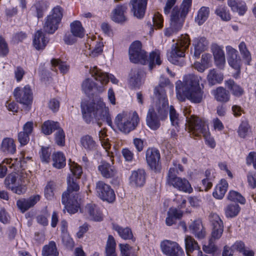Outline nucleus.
Masks as SVG:
<instances>
[{
  "mask_svg": "<svg viewBox=\"0 0 256 256\" xmlns=\"http://www.w3.org/2000/svg\"><path fill=\"white\" fill-rule=\"evenodd\" d=\"M200 78L190 74L184 77L183 82L178 80L176 90L178 99L184 102L187 98L194 103H200L203 98V91L200 86Z\"/></svg>",
  "mask_w": 256,
  "mask_h": 256,
  "instance_id": "obj_1",
  "label": "nucleus"
},
{
  "mask_svg": "<svg viewBox=\"0 0 256 256\" xmlns=\"http://www.w3.org/2000/svg\"><path fill=\"white\" fill-rule=\"evenodd\" d=\"M90 76L86 78L82 84V90L88 99L82 102V117L87 124L90 123L95 116L96 103L94 98L96 90V71L95 67L90 70Z\"/></svg>",
  "mask_w": 256,
  "mask_h": 256,
  "instance_id": "obj_2",
  "label": "nucleus"
},
{
  "mask_svg": "<svg viewBox=\"0 0 256 256\" xmlns=\"http://www.w3.org/2000/svg\"><path fill=\"white\" fill-rule=\"evenodd\" d=\"M130 60L133 63L146 64L148 61L149 68L152 70L155 64L160 65L162 63L160 52L158 50L152 52L147 60L146 52L142 50V44L139 41L134 42L129 50Z\"/></svg>",
  "mask_w": 256,
  "mask_h": 256,
  "instance_id": "obj_3",
  "label": "nucleus"
},
{
  "mask_svg": "<svg viewBox=\"0 0 256 256\" xmlns=\"http://www.w3.org/2000/svg\"><path fill=\"white\" fill-rule=\"evenodd\" d=\"M192 4V0H183L180 8H174L170 14V26L165 30V36H170L181 30Z\"/></svg>",
  "mask_w": 256,
  "mask_h": 256,
  "instance_id": "obj_4",
  "label": "nucleus"
},
{
  "mask_svg": "<svg viewBox=\"0 0 256 256\" xmlns=\"http://www.w3.org/2000/svg\"><path fill=\"white\" fill-rule=\"evenodd\" d=\"M68 190L62 196V203L67 212L74 214L80 208L82 200L78 195L74 193L79 190L80 187L74 178L69 176L67 178Z\"/></svg>",
  "mask_w": 256,
  "mask_h": 256,
  "instance_id": "obj_5",
  "label": "nucleus"
},
{
  "mask_svg": "<svg viewBox=\"0 0 256 256\" xmlns=\"http://www.w3.org/2000/svg\"><path fill=\"white\" fill-rule=\"evenodd\" d=\"M168 103L158 101L155 106L150 108L146 117L147 126L152 130H155L160 126V120L168 118Z\"/></svg>",
  "mask_w": 256,
  "mask_h": 256,
  "instance_id": "obj_6",
  "label": "nucleus"
},
{
  "mask_svg": "<svg viewBox=\"0 0 256 256\" xmlns=\"http://www.w3.org/2000/svg\"><path fill=\"white\" fill-rule=\"evenodd\" d=\"M97 147L100 150V148H102L112 161V164L105 161L101 162L100 164L98 166V170L101 174L106 178L114 176L116 174V170L113 166V160L112 158L113 157L112 153L109 150L111 148V144L104 130H100L99 132V144H97Z\"/></svg>",
  "mask_w": 256,
  "mask_h": 256,
  "instance_id": "obj_7",
  "label": "nucleus"
},
{
  "mask_svg": "<svg viewBox=\"0 0 256 256\" xmlns=\"http://www.w3.org/2000/svg\"><path fill=\"white\" fill-rule=\"evenodd\" d=\"M188 133L192 136L200 137L203 136L206 144L214 148L216 146L214 138L211 136L208 120L193 116L189 121Z\"/></svg>",
  "mask_w": 256,
  "mask_h": 256,
  "instance_id": "obj_8",
  "label": "nucleus"
},
{
  "mask_svg": "<svg viewBox=\"0 0 256 256\" xmlns=\"http://www.w3.org/2000/svg\"><path fill=\"white\" fill-rule=\"evenodd\" d=\"M190 44L189 36L186 34H182L177 42L172 46L171 52L168 58V60L175 65L184 66V61L183 60H180L178 59L184 57L186 50L188 48Z\"/></svg>",
  "mask_w": 256,
  "mask_h": 256,
  "instance_id": "obj_9",
  "label": "nucleus"
},
{
  "mask_svg": "<svg viewBox=\"0 0 256 256\" xmlns=\"http://www.w3.org/2000/svg\"><path fill=\"white\" fill-rule=\"evenodd\" d=\"M138 121L139 118L136 112L132 117L128 112H123L116 117L114 123L120 130L128 133L135 128Z\"/></svg>",
  "mask_w": 256,
  "mask_h": 256,
  "instance_id": "obj_10",
  "label": "nucleus"
},
{
  "mask_svg": "<svg viewBox=\"0 0 256 256\" xmlns=\"http://www.w3.org/2000/svg\"><path fill=\"white\" fill-rule=\"evenodd\" d=\"M166 182L178 190L187 193H191L192 188L186 178H182L176 175L174 168H170L167 175Z\"/></svg>",
  "mask_w": 256,
  "mask_h": 256,
  "instance_id": "obj_11",
  "label": "nucleus"
},
{
  "mask_svg": "<svg viewBox=\"0 0 256 256\" xmlns=\"http://www.w3.org/2000/svg\"><path fill=\"white\" fill-rule=\"evenodd\" d=\"M62 16V8L60 6L54 7L45 19L43 26L44 31L48 34H54L58 28Z\"/></svg>",
  "mask_w": 256,
  "mask_h": 256,
  "instance_id": "obj_12",
  "label": "nucleus"
},
{
  "mask_svg": "<svg viewBox=\"0 0 256 256\" xmlns=\"http://www.w3.org/2000/svg\"><path fill=\"white\" fill-rule=\"evenodd\" d=\"M162 252L166 256H184V252L180 244L173 240H164L160 243Z\"/></svg>",
  "mask_w": 256,
  "mask_h": 256,
  "instance_id": "obj_13",
  "label": "nucleus"
},
{
  "mask_svg": "<svg viewBox=\"0 0 256 256\" xmlns=\"http://www.w3.org/2000/svg\"><path fill=\"white\" fill-rule=\"evenodd\" d=\"M227 60L229 66L236 72L233 76L237 78L240 74L242 60L238 54V50L230 46L226 47Z\"/></svg>",
  "mask_w": 256,
  "mask_h": 256,
  "instance_id": "obj_14",
  "label": "nucleus"
},
{
  "mask_svg": "<svg viewBox=\"0 0 256 256\" xmlns=\"http://www.w3.org/2000/svg\"><path fill=\"white\" fill-rule=\"evenodd\" d=\"M16 101L23 105L28 106L32 102L33 96L30 87L28 85L24 87H16L13 92Z\"/></svg>",
  "mask_w": 256,
  "mask_h": 256,
  "instance_id": "obj_15",
  "label": "nucleus"
},
{
  "mask_svg": "<svg viewBox=\"0 0 256 256\" xmlns=\"http://www.w3.org/2000/svg\"><path fill=\"white\" fill-rule=\"evenodd\" d=\"M97 189H98L97 192L98 194V196L103 201L112 203L115 200L114 192L109 185L102 182H99L97 183Z\"/></svg>",
  "mask_w": 256,
  "mask_h": 256,
  "instance_id": "obj_16",
  "label": "nucleus"
},
{
  "mask_svg": "<svg viewBox=\"0 0 256 256\" xmlns=\"http://www.w3.org/2000/svg\"><path fill=\"white\" fill-rule=\"evenodd\" d=\"M210 221L212 226V240L219 239L224 231V224L220 216L216 214L212 213L209 216Z\"/></svg>",
  "mask_w": 256,
  "mask_h": 256,
  "instance_id": "obj_17",
  "label": "nucleus"
},
{
  "mask_svg": "<svg viewBox=\"0 0 256 256\" xmlns=\"http://www.w3.org/2000/svg\"><path fill=\"white\" fill-rule=\"evenodd\" d=\"M28 174L25 171L22 170L20 173L12 172L8 174L5 179V184L10 189L12 186L16 185H20L22 182L28 180Z\"/></svg>",
  "mask_w": 256,
  "mask_h": 256,
  "instance_id": "obj_18",
  "label": "nucleus"
},
{
  "mask_svg": "<svg viewBox=\"0 0 256 256\" xmlns=\"http://www.w3.org/2000/svg\"><path fill=\"white\" fill-rule=\"evenodd\" d=\"M114 84H118V80L112 74L108 75L97 69V92H102L104 90V87L109 80Z\"/></svg>",
  "mask_w": 256,
  "mask_h": 256,
  "instance_id": "obj_19",
  "label": "nucleus"
},
{
  "mask_svg": "<svg viewBox=\"0 0 256 256\" xmlns=\"http://www.w3.org/2000/svg\"><path fill=\"white\" fill-rule=\"evenodd\" d=\"M20 160L18 161V159L6 158L4 160V162L9 165L10 168L14 169V170L19 172L20 169L22 168L24 170L25 168L24 164L27 160H30L31 157L29 156H26V152L22 151L20 154Z\"/></svg>",
  "mask_w": 256,
  "mask_h": 256,
  "instance_id": "obj_20",
  "label": "nucleus"
},
{
  "mask_svg": "<svg viewBox=\"0 0 256 256\" xmlns=\"http://www.w3.org/2000/svg\"><path fill=\"white\" fill-rule=\"evenodd\" d=\"M170 84V82L168 78L161 76L159 84L154 90V94L158 99V101L168 103L164 88Z\"/></svg>",
  "mask_w": 256,
  "mask_h": 256,
  "instance_id": "obj_21",
  "label": "nucleus"
},
{
  "mask_svg": "<svg viewBox=\"0 0 256 256\" xmlns=\"http://www.w3.org/2000/svg\"><path fill=\"white\" fill-rule=\"evenodd\" d=\"M146 173L143 169L132 172L129 178L130 185L134 188L142 187L146 182Z\"/></svg>",
  "mask_w": 256,
  "mask_h": 256,
  "instance_id": "obj_22",
  "label": "nucleus"
},
{
  "mask_svg": "<svg viewBox=\"0 0 256 256\" xmlns=\"http://www.w3.org/2000/svg\"><path fill=\"white\" fill-rule=\"evenodd\" d=\"M211 50L216 66L218 68L222 69L226 64L225 54L223 47L216 44H212Z\"/></svg>",
  "mask_w": 256,
  "mask_h": 256,
  "instance_id": "obj_23",
  "label": "nucleus"
},
{
  "mask_svg": "<svg viewBox=\"0 0 256 256\" xmlns=\"http://www.w3.org/2000/svg\"><path fill=\"white\" fill-rule=\"evenodd\" d=\"M97 120L108 124L111 122L109 108L100 98L97 100Z\"/></svg>",
  "mask_w": 256,
  "mask_h": 256,
  "instance_id": "obj_24",
  "label": "nucleus"
},
{
  "mask_svg": "<svg viewBox=\"0 0 256 256\" xmlns=\"http://www.w3.org/2000/svg\"><path fill=\"white\" fill-rule=\"evenodd\" d=\"M160 159V154L156 148H149L146 152L147 163L152 170H156Z\"/></svg>",
  "mask_w": 256,
  "mask_h": 256,
  "instance_id": "obj_25",
  "label": "nucleus"
},
{
  "mask_svg": "<svg viewBox=\"0 0 256 256\" xmlns=\"http://www.w3.org/2000/svg\"><path fill=\"white\" fill-rule=\"evenodd\" d=\"M148 0H132V12L135 16L142 18L144 16Z\"/></svg>",
  "mask_w": 256,
  "mask_h": 256,
  "instance_id": "obj_26",
  "label": "nucleus"
},
{
  "mask_svg": "<svg viewBox=\"0 0 256 256\" xmlns=\"http://www.w3.org/2000/svg\"><path fill=\"white\" fill-rule=\"evenodd\" d=\"M189 229L198 239L204 238L206 236V230L200 220H196L192 222L189 226Z\"/></svg>",
  "mask_w": 256,
  "mask_h": 256,
  "instance_id": "obj_27",
  "label": "nucleus"
},
{
  "mask_svg": "<svg viewBox=\"0 0 256 256\" xmlns=\"http://www.w3.org/2000/svg\"><path fill=\"white\" fill-rule=\"evenodd\" d=\"M185 246L186 254L188 256H192L191 254H198V251H201L198 242L190 236H187L185 238Z\"/></svg>",
  "mask_w": 256,
  "mask_h": 256,
  "instance_id": "obj_28",
  "label": "nucleus"
},
{
  "mask_svg": "<svg viewBox=\"0 0 256 256\" xmlns=\"http://www.w3.org/2000/svg\"><path fill=\"white\" fill-rule=\"evenodd\" d=\"M208 45V42L204 38H196L193 40V46L194 48V56L196 58L200 57L201 53L205 50Z\"/></svg>",
  "mask_w": 256,
  "mask_h": 256,
  "instance_id": "obj_29",
  "label": "nucleus"
},
{
  "mask_svg": "<svg viewBox=\"0 0 256 256\" xmlns=\"http://www.w3.org/2000/svg\"><path fill=\"white\" fill-rule=\"evenodd\" d=\"M228 4L233 12L243 16L247 10L246 4L242 0H228Z\"/></svg>",
  "mask_w": 256,
  "mask_h": 256,
  "instance_id": "obj_30",
  "label": "nucleus"
},
{
  "mask_svg": "<svg viewBox=\"0 0 256 256\" xmlns=\"http://www.w3.org/2000/svg\"><path fill=\"white\" fill-rule=\"evenodd\" d=\"M48 42L47 38L42 30H38L34 38L33 44L34 48L38 50L44 49Z\"/></svg>",
  "mask_w": 256,
  "mask_h": 256,
  "instance_id": "obj_31",
  "label": "nucleus"
},
{
  "mask_svg": "<svg viewBox=\"0 0 256 256\" xmlns=\"http://www.w3.org/2000/svg\"><path fill=\"white\" fill-rule=\"evenodd\" d=\"M112 229L118 233L122 238L125 240H132L133 241L135 240V238H134L132 231L130 228H122L116 224H112Z\"/></svg>",
  "mask_w": 256,
  "mask_h": 256,
  "instance_id": "obj_32",
  "label": "nucleus"
},
{
  "mask_svg": "<svg viewBox=\"0 0 256 256\" xmlns=\"http://www.w3.org/2000/svg\"><path fill=\"white\" fill-rule=\"evenodd\" d=\"M212 94L214 95L215 99L222 102H226L229 100L230 95L229 92L223 87H218L212 91Z\"/></svg>",
  "mask_w": 256,
  "mask_h": 256,
  "instance_id": "obj_33",
  "label": "nucleus"
},
{
  "mask_svg": "<svg viewBox=\"0 0 256 256\" xmlns=\"http://www.w3.org/2000/svg\"><path fill=\"white\" fill-rule=\"evenodd\" d=\"M223 80V74L215 69L210 70L207 76L208 84L211 86L221 83Z\"/></svg>",
  "mask_w": 256,
  "mask_h": 256,
  "instance_id": "obj_34",
  "label": "nucleus"
},
{
  "mask_svg": "<svg viewBox=\"0 0 256 256\" xmlns=\"http://www.w3.org/2000/svg\"><path fill=\"white\" fill-rule=\"evenodd\" d=\"M182 216V212L174 208H171L168 212V216L166 220L167 226H170L174 224L176 219H180Z\"/></svg>",
  "mask_w": 256,
  "mask_h": 256,
  "instance_id": "obj_35",
  "label": "nucleus"
},
{
  "mask_svg": "<svg viewBox=\"0 0 256 256\" xmlns=\"http://www.w3.org/2000/svg\"><path fill=\"white\" fill-rule=\"evenodd\" d=\"M228 183L225 180H222L217 184L213 192V196L217 199H222L224 196L228 188Z\"/></svg>",
  "mask_w": 256,
  "mask_h": 256,
  "instance_id": "obj_36",
  "label": "nucleus"
},
{
  "mask_svg": "<svg viewBox=\"0 0 256 256\" xmlns=\"http://www.w3.org/2000/svg\"><path fill=\"white\" fill-rule=\"evenodd\" d=\"M127 9L125 5L118 6L114 10L112 19L116 22H123L126 20L124 12Z\"/></svg>",
  "mask_w": 256,
  "mask_h": 256,
  "instance_id": "obj_37",
  "label": "nucleus"
},
{
  "mask_svg": "<svg viewBox=\"0 0 256 256\" xmlns=\"http://www.w3.org/2000/svg\"><path fill=\"white\" fill-rule=\"evenodd\" d=\"M52 166L60 169L63 168L66 164V160L64 154L60 152H54L52 155Z\"/></svg>",
  "mask_w": 256,
  "mask_h": 256,
  "instance_id": "obj_38",
  "label": "nucleus"
},
{
  "mask_svg": "<svg viewBox=\"0 0 256 256\" xmlns=\"http://www.w3.org/2000/svg\"><path fill=\"white\" fill-rule=\"evenodd\" d=\"M2 150L8 154H14L16 151V146L14 140L12 138H6L3 140L2 143Z\"/></svg>",
  "mask_w": 256,
  "mask_h": 256,
  "instance_id": "obj_39",
  "label": "nucleus"
},
{
  "mask_svg": "<svg viewBox=\"0 0 256 256\" xmlns=\"http://www.w3.org/2000/svg\"><path fill=\"white\" fill-rule=\"evenodd\" d=\"M70 26L71 32L74 36L80 38L84 36V30L80 22L75 20L71 23Z\"/></svg>",
  "mask_w": 256,
  "mask_h": 256,
  "instance_id": "obj_40",
  "label": "nucleus"
},
{
  "mask_svg": "<svg viewBox=\"0 0 256 256\" xmlns=\"http://www.w3.org/2000/svg\"><path fill=\"white\" fill-rule=\"evenodd\" d=\"M116 248L115 240L112 236L110 235L106 246V256H116Z\"/></svg>",
  "mask_w": 256,
  "mask_h": 256,
  "instance_id": "obj_41",
  "label": "nucleus"
},
{
  "mask_svg": "<svg viewBox=\"0 0 256 256\" xmlns=\"http://www.w3.org/2000/svg\"><path fill=\"white\" fill-rule=\"evenodd\" d=\"M42 254L43 256H58V252L56 243L52 241L44 246L42 248Z\"/></svg>",
  "mask_w": 256,
  "mask_h": 256,
  "instance_id": "obj_42",
  "label": "nucleus"
},
{
  "mask_svg": "<svg viewBox=\"0 0 256 256\" xmlns=\"http://www.w3.org/2000/svg\"><path fill=\"white\" fill-rule=\"evenodd\" d=\"M238 47L244 60L246 64L250 65L252 60L251 54L248 49L246 43L244 42H240Z\"/></svg>",
  "mask_w": 256,
  "mask_h": 256,
  "instance_id": "obj_43",
  "label": "nucleus"
},
{
  "mask_svg": "<svg viewBox=\"0 0 256 256\" xmlns=\"http://www.w3.org/2000/svg\"><path fill=\"white\" fill-rule=\"evenodd\" d=\"M226 86L230 90L232 94L236 96H240L244 94V90L238 85L235 84L232 80H228L225 82Z\"/></svg>",
  "mask_w": 256,
  "mask_h": 256,
  "instance_id": "obj_44",
  "label": "nucleus"
},
{
  "mask_svg": "<svg viewBox=\"0 0 256 256\" xmlns=\"http://www.w3.org/2000/svg\"><path fill=\"white\" fill-rule=\"evenodd\" d=\"M59 124L52 120L45 122L42 126V132L46 135H50L52 132L58 128Z\"/></svg>",
  "mask_w": 256,
  "mask_h": 256,
  "instance_id": "obj_45",
  "label": "nucleus"
},
{
  "mask_svg": "<svg viewBox=\"0 0 256 256\" xmlns=\"http://www.w3.org/2000/svg\"><path fill=\"white\" fill-rule=\"evenodd\" d=\"M208 15V8L202 6L198 10L197 16L195 18V21L198 25H202L207 20Z\"/></svg>",
  "mask_w": 256,
  "mask_h": 256,
  "instance_id": "obj_46",
  "label": "nucleus"
},
{
  "mask_svg": "<svg viewBox=\"0 0 256 256\" xmlns=\"http://www.w3.org/2000/svg\"><path fill=\"white\" fill-rule=\"evenodd\" d=\"M216 14L220 16V18L224 21H228L231 17L228 10L226 6H218L215 10Z\"/></svg>",
  "mask_w": 256,
  "mask_h": 256,
  "instance_id": "obj_47",
  "label": "nucleus"
},
{
  "mask_svg": "<svg viewBox=\"0 0 256 256\" xmlns=\"http://www.w3.org/2000/svg\"><path fill=\"white\" fill-rule=\"evenodd\" d=\"M240 210L238 204H230L225 209V214L227 218H234L236 216Z\"/></svg>",
  "mask_w": 256,
  "mask_h": 256,
  "instance_id": "obj_48",
  "label": "nucleus"
},
{
  "mask_svg": "<svg viewBox=\"0 0 256 256\" xmlns=\"http://www.w3.org/2000/svg\"><path fill=\"white\" fill-rule=\"evenodd\" d=\"M228 198L230 201L238 202L241 204H244L246 202V199L242 195L234 190H230L228 195Z\"/></svg>",
  "mask_w": 256,
  "mask_h": 256,
  "instance_id": "obj_49",
  "label": "nucleus"
},
{
  "mask_svg": "<svg viewBox=\"0 0 256 256\" xmlns=\"http://www.w3.org/2000/svg\"><path fill=\"white\" fill-rule=\"evenodd\" d=\"M82 146L86 149L90 150L94 148L95 146L94 140L92 136L88 135L84 136L80 140Z\"/></svg>",
  "mask_w": 256,
  "mask_h": 256,
  "instance_id": "obj_50",
  "label": "nucleus"
},
{
  "mask_svg": "<svg viewBox=\"0 0 256 256\" xmlns=\"http://www.w3.org/2000/svg\"><path fill=\"white\" fill-rule=\"evenodd\" d=\"M56 132L55 133V142L56 144L60 146H63L65 143V134L62 128H60V125L58 128L56 129Z\"/></svg>",
  "mask_w": 256,
  "mask_h": 256,
  "instance_id": "obj_51",
  "label": "nucleus"
},
{
  "mask_svg": "<svg viewBox=\"0 0 256 256\" xmlns=\"http://www.w3.org/2000/svg\"><path fill=\"white\" fill-rule=\"evenodd\" d=\"M51 63L52 66L58 67L62 73L66 74L68 70L69 66L65 62H62L58 59H53Z\"/></svg>",
  "mask_w": 256,
  "mask_h": 256,
  "instance_id": "obj_52",
  "label": "nucleus"
},
{
  "mask_svg": "<svg viewBox=\"0 0 256 256\" xmlns=\"http://www.w3.org/2000/svg\"><path fill=\"white\" fill-rule=\"evenodd\" d=\"M250 126L246 121H243L240 125L238 133V136L242 138H245L248 133Z\"/></svg>",
  "mask_w": 256,
  "mask_h": 256,
  "instance_id": "obj_53",
  "label": "nucleus"
},
{
  "mask_svg": "<svg viewBox=\"0 0 256 256\" xmlns=\"http://www.w3.org/2000/svg\"><path fill=\"white\" fill-rule=\"evenodd\" d=\"M55 184L54 182H48L44 188V196L48 200H52L54 196Z\"/></svg>",
  "mask_w": 256,
  "mask_h": 256,
  "instance_id": "obj_54",
  "label": "nucleus"
},
{
  "mask_svg": "<svg viewBox=\"0 0 256 256\" xmlns=\"http://www.w3.org/2000/svg\"><path fill=\"white\" fill-rule=\"evenodd\" d=\"M122 256H137L136 254L132 252V247L128 244H119Z\"/></svg>",
  "mask_w": 256,
  "mask_h": 256,
  "instance_id": "obj_55",
  "label": "nucleus"
},
{
  "mask_svg": "<svg viewBox=\"0 0 256 256\" xmlns=\"http://www.w3.org/2000/svg\"><path fill=\"white\" fill-rule=\"evenodd\" d=\"M122 256H137L136 254L132 252V247L128 244H119Z\"/></svg>",
  "mask_w": 256,
  "mask_h": 256,
  "instance_id": "obj_56",
  "label": "nucleus"
},
{
  "mask_svg": "<svg viewBox=\"0 0 256 256\" xmlns=\"http://www.w3.org/2000/svg\"><path fill=\"white\" fill-rule=\"evenodd\" d=\"M170 118L172 124L178 126L179 123V114L172 106H170Z\"/></svg>",
  "mask_w": 256,
  "mask_h": 256,
  "instance_id": "obj_57",
  "label": "nucleus"
},
{
  "mask_svg": "<svg viewBox=\"0 0 256 256\" xmlns=\"http://www.w3.org/2000/svg\"><path fill=\"white\" fill-rule=\"evenodd\" d=\"M68 165L71 172L74 175L79 178L82 174V168L80 166L74 162L70 160Z\"/></svg>",
  "mask_w": 256,
  "mask_h": 256,
  "instance_id": "obj_58",
  "label": "nucleus"
},
{
  "mask_svg": "<svg viewBox=\"0 0 256 256\" xmlns=\"http://www.w3.org/2000/svg\"><path fill=\"white\" fill-rule=\"evenodd\" d=\"M51 151L48 147H42L40 152V158L42 162L48 163L50 160Z\"/></svg>",
  "mask_w": 256,
  "mask_h": 256,
  "instance_id": "obj_59",
  "label": "nucleus"
},
{
  "mask_svg": "<svg viewBox=\"0 0 256 256\" xmlns=\"http://www.w3.org/2000/svg\"><path fill=\"white\" fill-rule=\"evenodd\" d=\"M247 182L248 186L254 189L256 188V172H249L246 176Z\"/></svg>",
  "mask_w": 256,
  "mask_h": 256,
  "instance_id": "obj_60",
  "label": "nucleus"
},
{
  "mask_svg": "<svg viewBox=\"0 0 256 256\" xmlns=\"http://www.w3.org/2000/svg\"><path fill=\"white\" fill-rule=\"evenodd\" d=\"M16 204L18 208L22 212H24L31 208L28 199L22 198L19 200L17 201Z\"/></svg>",
  "mask_w": 256,
  "mask_h": 256,
  "instance_id": "obj_61",
  "label": "nucleus"
},
{
  "mask_svg": "<svg viewBox=\"0 0 256 256\" xmlns=\"http://www.w3.org/2000/svg\"><path fill=\"white\" fill-rule=\"evenodd\" d=\"M152 22L154 25L158 28H160L163 26L164 19L162 14L158 12L154 14L152 18Z\"/></svg>",
  "mask_w": 256,
  "mask_h": 256,
  "instance_id": "obj_62",
  "label": "nucleus"
},
{
  "mask_svg": "<svg viewBox=\"0 0 256 256\" xmlns=\"http://www.w3.org/2000/svg\"><path fill=\"white\" fill-rule=\"evenodd\" d=\"M9 52V49L7 43L4 39L0 36V56H6Z\"/></svg>",
  "mask_w": 256,
  "mask_h": 256,
  "instance_id": "obj_63",
  "label": "nucleus"
},
{
  "mask_svg": "<svg viewBox=\"0 0 256 256\" xmlns=\"http://www.w3.org/2000/svg\"><path fill=\"white\" fill-rule=\"evenodd\" d=\"M14 74L16 82H20L25 74V71L22 68L18 66L14 68Z\"/></svg>",
  "mask_w": 256,
  "mask_h": 256,
  "instance_id": "obj_64",
  "label": "nucleus"
}]
</instances>
